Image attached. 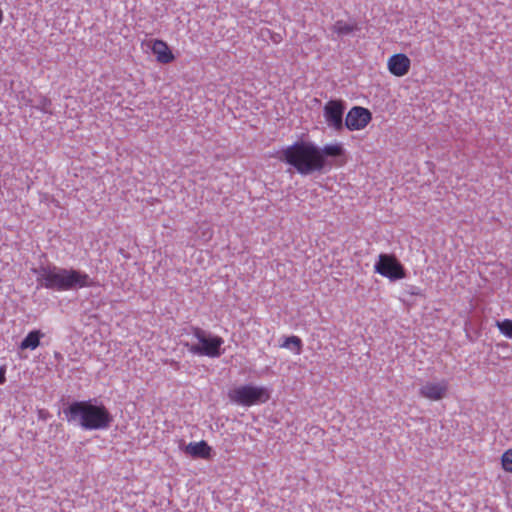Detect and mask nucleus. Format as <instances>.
<instances>
[{"label":"nucleus","mask_w":512,"mask_h":512,"mask_svg":"<svg viewBox=\"0 0 512 512\" xmlns=\"http://www.w3.org/2000/svg\"><path fill=\"white\" fill-rule=\"evenodd\" d=\"M344 154L342 144H327L323 148L310 141H296L281 151L279 159L292 166L299 174L309 175L322 171L327 165L326 157Z\"/></svg>","instance_id":"f257e3e1"},{"label":"nucleus","mask_w":512,"mask_h":512,"mask_svg":"<svg viewBox=\"0 0 512 512\" xmlns=\"http://www.w3.org/2000/svg\"><path fill=\"white\" fill-rule=\"evenodd\" d=\"M33 272L37 275V282L41 287L59 292L95 285L93 279L80 270L46 265L34 269Z\"/></svg>","instance_id":"f03ea898"},{"label":"nucleus","mask_w":512,"mask_h":512,"mask_svg":"<svg viewBox=\"0 0 512 512\" xmlns=\"http://www.w3.org/2000/svg\"><path fill=\"white\" fill-rule=\"evenodd\" d=\"M69 422H77L84 430H100L109 427L112 417L104 405L91 401H76L64 410Z\"/></svg>","instance_id":"7ed1b4c3"},{"label":"nucleus","mask_w":512,"mask_h":512,"mask_svg":"<svg viewBox=\"0 0 512 512\" xmlns=\"http://www.w3.org/2000/svg\"><path fill=\"white\" fill-rule=\"evenodd\" d=\"M228 398L234 404L251 407L266 403L270 399V392L266 387L246 384L229 390Z\"/></svg>","instance_id":"20e7f679"},{"label":"nucleus","mask_w":512,"mask_h":512,"mask_svg":"<svg viewBox=\"0 0 512 512\" xmlns=\"http://www.w3.org/2000/svg\"><path fill=\"white\" fill-rule=\"evenodd\" d=\"M193 336L198 340L199 344L189 346V351L192 354L210 358H217L222 354L221 347L224 343L222 337L208 334L199 327L193 329Z\"/></svg>","instance_id":"39448f33"},{"label":"nucleus","mask_w":512,"mask_h":512,"mask_svg":"<svg viewBox=\"0 0 512 512\" xmlns=\"http://www.w3.org/2000/svg\"><path fill=\"white\" fill-rule=\"evenodd\" d=\"M374 271L392 281L406 277L405 268L393 254L381 253L374 265Z\"/></svg>","instance_id":"423d86ee"},{"label":"nucleus","mask_w":512,"mask_h":512,"mask_svg":"<svg viewBox=\"0 0 512 512\" xmlns=\"http://www.w3.org/2000/svg\"><path fill=\"white\" fill-rule=\"evenodd\" d=\"M345 105L342 100H329L323 107V116L328 127L339 132L343 129Z\"/></svg>","instance_id":"0eeeda50"},{"label":"nucleus","mask_w":512,"mask_h":512,"mask_svg":"<svg viewBox=\"0 0 512 512\" xmlns=\"http://www.w3.org/2000/svg\"><path fill=\"white\" fill-rule=\"evenodd\" d=\"M372 120L371 112L364 107H352L345 118V126L350 131L364 129Z\"/></svg>","instance_id":"6e6552de"},{"label":"nucleus","mask_w":512,"mask_h":512,"mask_svg":"<svg viewBox=\"0 0 512 512\" xmlns=\"http://www.w3.org/2000/svg\"><path fill=\"white\" fill-rule=\"evenodd\" d=\"M449 384L447 380L427 381L419 389V395L430 401H439L446 397Z\"/></svg>","instance_id":"1a4fd4ad"},{"label":"nucleus","mask_w":512,"mask_h":512,"mask_svg":"<svg viewBox=\"0 0 512 512\" xmlns=\"http://www.w3.org/2000/svg\"><path fill=\"white\" fill-rule=\"evenodd\" d=\"M411 68V60L404 53H396L387 60V69L395 77L405 76Z\"/></svg>","instance_id":"9d476101"},{"label":"nucleus","mask_w":512,"mask_h":512,"mask_svg":"<svg viewBox=\"0 0 512 512\" xmlns=\"http://www.w3.org/2000/svg\"><path fill=\"white\" fill-rule=\"evenodd\" d=\"M187 453H189L192 457L201 458V459H210L212 448L208 445V443L204 440L199 442H192L186 448Z\"/></svg>","instance_id":"9b49d317"},{"label":"nucleus","mask_w":512,"mask_h":512,"mask_svg":"<svg viewBox=\"0 0 512 512\" xmlns=\"http://www.w3.org/2000/svg\"><path fill=\"white\" fill-rule=\"evenodd\" d=\"M44 336V334L40 330L30 331L27 336L22 340L20 344L21 350H34L40 344V339Z\"/></svg>","instance_id":"f8f14e48"},{"label":"nucleus","mask_w":512,"mask_h":512,"mask_svg":"<svg viewBox=\"0 0 512 512\" xmlns=\"http://www.w3.org/2000/svg\"><path fill=\"white\" fill-rule=\"evenodd\" d=\"M357 30H359V27L358 24L354 21L346 22L343 20H338L332 26V31L338 36L349 35Z\"/></svg>","instance_id":"ddd939ff"},{"label":"nucleus","mask_w":512,"mask_h":512,"mask_svg":"<svg viewBox=\"0 0 512 512\" xmlns=\"http://www.w3.org/2000/svg\"><path fill=\"white\" fill-rule=\"evenodd\" d=\"M141 48L146 54H152L157 61H160V40L145 38L141 43Z\"/></svg>","instance_id":"4468645a"},{"label":"nucleus","mask_w":512,"mask_h":512,"mask_svg":"<svg viewBox=\"0 0 512 512\" xmlns=\"http://www.w3.org/2000/svg\"><path fill=\"white\" fill-rule=\"evenodd\" d=\"M496 327L504 337L512 339V319L497 321Z\"/></svg>","instance_id":"2eb2a0df"},{"label":"nucleus","mask_w":512,"mask_h":512,"mask_svg":"<svg viewBox=\"0 0 512 512\" xmlns=\"http://www.w3.org/2000/svg\"><path fill=\"white\" fill-rule=\"evenodd\" d=\"M501 466L506 472L512 473V448L507 449L501 456Z\"/></svg>","instance_id":"dca6fc26"},{"label":"nucleus","mask_w":512,"mask_h":512,"mask_svg":"<svg viewBox=\"0 0 512 512\" xmlns=\"http://www.w3.org/2000/svg\"><path fill=\"white\" fill-rule=\"evenodd\" d=\"M295 347L296 352L299 354L302 348V341L298 336H289L285 339L282 347L289 348L290 346Z\"/></svg>","instance_id":"f3484780"},{"label":"nucleus","mask_w":512,"mask_h":512,"mask_svg":"<svg viewBox=\"0 0 512 512\" xmlns=\"http://www.w3.org/2000/svg\"><path fill=\"white\" fill-rule=\"evenodd\" d=\"M174 59L172 51L168 45L162 41V63H169Z\"/></svg>","instance_id":"a211bd4d"},{"label":"nucleus","mask_w":512,"mask_h":512,"mask_svg":"<svg viewBox=\"0 0 512 512\" xmlns=\"http://www.w3.org/2000/svg\"><path fill=\"white\" fill-rule=\"evenodd\" d=\"M6 381V368L4 366L0 367V385L4 384Z\"/></svg>","instance_id":"6ab92c4d"},{"label":"nucleus","mask_w":512,"mask_h":512,"mask_svg":"<svg viewBox=\"0 0 512 512\" xmlns=\"http://www.w3.org/2000/svg\"><path fill=\"white\" fill-rule=\"evenodd\" d=\"M202 236L205 240H209L212 237V229L208 227L205 232H203Z\"/></svg>","instance_id":"aec40b11"},{"label":"nucleus","mask_w":512,"mask_h":512,"mask_svg":"<svg viewBox=\"0 0 512 512\" xmlns=\"http://www.w3.org/2000/svg\"><path fill=\"white\" fill-rule=\"evenodd\" d=\"M2 21H3V12H2V10L0 9V24L2 23Z\"/></svg>","instance_id":"412c9836"}]
</instances>
